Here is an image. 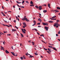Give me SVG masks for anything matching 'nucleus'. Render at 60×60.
Returning a JSON list of instances; mask_svg holds the SVG:
<instances>
[{"instance_id": "f257e3e1", "label": "nucleus", "mask_w": 60, "mask_h": 60, "mask_svg": "<svg viewBox=\"0 0 60 60\" xmlns=\"http://www.w3.org/2000/svg\"><path fill=\"white\" fill-rule=\"evenodd\" d=\"M42 23L43 25L44 26H48V24L47 23H44L43 22Z\"/></svg>"}, {"instance_id": "f03ea898", "label": "nucleus", "mask_w": 60, "mask_h": 60, "mask_svg": "<svg viewBox=\"0 0 60 60\" xmlns=\"http://www.w3.org/2000/svg\"><path fill=\"white\" fill-rule=\"evenodd\" d=\"M59 24H58V23L57 22H56V23H54V25H53L55 27L56 26H58Z\"/></svg>"}, {"instance_id": "7ed1b4c3", "label": "nucleus", "mask_w": 60, "mask_h": 60, "mask_svg": "<svg viewBox=\"0 0 60 60\" xmlns=\"http://www.w3.org/2000/svg\"><path fill=\"white\" fill-rule=\"evenodd\" d=\"M11 53H12V54L13 55V56H17V54H16V55L15 54H14V52H11Z\"/></svg>"}, {"instance_id": "20e7f679", "label": "nucleus", "mask_w": 60, "mask_h": 60, "mask_svg": "<svg viewBox=\"0 0 60 60\" xmlns=\"http://www.w3.org/2000/svg\"><path fill=\"white\" fill-rule=\"evenodd\" d=\"M45 29L47 31H48V29H49V27H48L45 26Z\"/></svg>"}, {"instance_id": "39448f33", "label": "nucleus", "mask_w": 60, "mask_h": 60, "mask_svg": "<svg viewBox=\"0 0 60 60\" xmlns=\"http://www.w3.org/2000/svg\"><path fill=\"white\" fill-rule=\"evenodd\" d=\"M39 8V10H41V9H42V8H41V6H40L39 7H38Z\"/></svg>"}, {"instance_id": "423d86ee", "label": "nucleus", "mask_w": 60, "mask_h": 60, "mask_svg": "<svg viewBox=\"0 0 60 60\" xmlns=\"http://www.w3.org/2000/svg\"><path fill=\"white\" fill-rule=\"evenodd\" d=\"M25 20H26V21H27V22H29V20H28V19H27V18H26L25 19Z\"/></svg>"}, {"instance_id": "0eeeda50", "label": "nucleus", "mask_w": 60, "mask_h": 60, "mask_svg": "<svg viewBox=\"0 0 60 60\" xmlns=\"http://www.w3.org/2000/svg\"><path fill=\"white\" fill-rule=\"evenodd\" d=\"M12 31H13L14 32H15L17 31V30H16V29H12Z\"/></svg>"}, {"instance_id": "6e6552de", "label": "nucleus", "mask_w": 60, "mask_h": 60, "mask_svg": "<svg viewBox=\"0 0 60 60\" xmlns=\"http://www.w3.org/2000/svg\"><path fill=\"white\" fill-rule=\"evenodd\" d=\"M38 21H39L40 22H41V19H40V18H39L38 19Z\"/></svg>"}, {"instance_id": "1a4fd4ad", "label": "nucleus", "mask_w": 60, "mask_h": 60, "mask_svg": "<svg viewBox=\"0 0 60 60\" xmlns=\"http://www.w3.org/2000/svg\"><path fill=\"white\" fill-rule=\"evenodd\" d=\"M1 48H1V50H4V48H3V47H2V46H1Z\"/></svg>"}, {"instance_id": "9d476101", "label": "nucleus", "mask_w": 60, "mask_h": 60, "mask_svg": "<svg viewBox=\"0 0 60 60\" xmlns=\"http://www.w3.org/2000/svg\"><path fill=\"white\" fill-rule=\"evenodd\" d=\"M5 52L7 54H8V53H9V52L7 50H6L5 51Z\"/></svg>"}, {"instance_id": "9b49d317", "label": "nucleus", "mask_w": 60, "mask_h": 60, "mask_svg": "<svg viewBox=\"0 0 60 60\" xmlns=\"http://www.w3.org/2000/svg\"><path fill=\"white\" fill-rule=\"evenodd\" d=\"M48 47L50 48H53V46H51L49 45L48 46Z\"/></svg>"}, {"instance_id": "f8f14e48", "label": "nucleus", "mask_w": 60, "mask_h": 60, "mask_svg": "<svg viewBox=\"0 0 60 60\" xmlns=\"http://www.w3.org/2000/svg\"><path fill=\"white\" fill-rule=\"evenodd\" d=\"M21 29L22 30V31L23 32V33H24V34H25V32H24V30H23V29Z\"/></svg>"}, {"instance_id": "ddd939ff", "label": "nucleus", "mask_w": 60, "mask_h": 60, "mask_svg": "<svg viewBox=\"0 0 60 60\" xmlns=\"http://www.w3.org/2000/svg\"><path fill=\"white\" fill-rule=\"evenodd\" d=\"M55 11H56L55 12H59V11L57 10H54Z\"/></svg>"}, {"instance_id": "4468645a", "label": "nucleus", "mask_w": 60, "mask_h": 60, "mask_svg": "<svg viewBox=\"0 0 60 60\" xmlns=\"http://www.w3.org/2000/svg\"><path fill=\"white\" fill-rule=\"evenodd\" d=\"M54 22L53 21H49V23H53V22Z\"/></svg>"}, {"instance_id": "2eb2a0df", "label": "nucleus", "mask_w": 60, "mask_h": 60, "mask_svg": "<svg viewBox=\"0 0 60 60\" xmlns=\"http://www.w3.org/2000/svg\"><path fill=\"white\" fill-rule=\"evenodd\" d=\"M16 2L17 3V4H21V2H18L17 1H16Z\"/></svg>"}, {"instance_id": "dca6fc26", "label": "nucleus", "mask_w": 60, "mask_h": 60, "mask_svg": "<svg viewBox=\"0 0 60 60\" xmlns=\"http://www.w3.org/2000/svg\"><path fill=\"white\" fill-rule=\"evenodd\" d=\"M43 12L44 13H45V12H47V10H44L43 11Z\"/></svg>"}, {"instance_id": "f3484780", "label": "nucleus", "mask_w": 60, "mask_h": 60, "mask_svg": "<svg viewBox=\"0 0 60 60\" xmlns=\"http://www.w3.org/2000/svg\"><path fill=\"white\" fill-rule=\"evenodd\" d=\"M34 4V3L32 2V1H31L30 2V4Z\"/></svg>"}, {"instance_id": "a211bd4d", "label": "nucleus", "mask_w": 60, "mask_h": 60, "mask_svg": "<svg viewBox=\"0 0 60 60\" xmlns=\"http://www.w3.org/2000/svg\"><path fill=\"white\" fill-rule=\"evenodd\" d=\"M52 49H54V50H56V51H57V49H55V47L53 48Z\"/></svg>"}, {"instance_id": "6ab92c4d", "label": "nucleus", "mask_w": 60, "mask_h": 60, "mask_svg": "<svg viewBox=\"0 0 60 60\" xmlns=\"http://www.w3.org/2000/svg\"><path fill=\"white\" fill-rule=\"evenodd\" d=\"M56 8H57V9H58V10H60V8L59 7H57Z\"/></svg>"}, {"instance_id": "aec40b11", "label": "nucleus", "mask_w": 60, "mask_h": 60, "mask_svg": "<svg viewBox=\"0 0 60 60\" xmlns=\"http://www.w3.org/2000/svg\"><path fill=\"white\" fill-rule=\"evenodd\" d=\"M48 50H49V52H51V50H50V49H49V48H48Z\"/></svg>"}, {"instance_id": "412c9836", "label": "nucleus", "mask_w": 60, "mask_h": 60, "mask_svg": "<svg viewBox=\"0 0 60 60\" xmlns=\"http://www.w3.org/2000/svg\"><path fill=\"white\" fill-rule=\"evenodd\" d=\"M56 17V16H54L52 17V19H54Z\"/></svg>"}, {"instance_id": "4be33fe9", "label": "nucleus", "mask_w": 60, "mask_h": 60, "mask_svg": "<svg viewBox=\"0 0 60 60\" xmlns=\"http://www.w3.org/2000/svg\"><path fill=\"white\" fill-rule=\"evenodd\" d=\"M48 6L49 8H50V4H48Z\"/></svg>"}, {"instance_id": "5701e85b", "label": "nucleus", "mask_w": 60, "mask_h": 60, "mask_svg": "<svg viewBox=\"0 0 60 60\" xmlns=\"http://www.w3.org/2000/svg\"><path fill=\"white\" fill-rule=\"evenodd\" d=\"M20 34H21V36H22V37H24V36H23V35L21 33Z\"/></svg>"}, {"instance_id": "b1692460", "label": "nucleus", "mask_w": 60, "mask_h": 60, "mask_svg": "<svg viewBox=\"0 0 60 60\" xmlns=\"http://www.w3.org/2000/svg\"><path fill=\"white\" fill-rule=\"evenodd\" d=\"M33 22H34V24H36V21H35V20H34V21H33Z\"/></svg>"}, {"instance_id": "393cba45", "label": "nucleus", "mask_w": 60, "mask_h": 60, "mask_svg": "<svg viewBox=\"0 0 60 60\" xmlns=\"http://www.w3.org/2000/svg\"><path fill=\"white\" fill-rule=\"evenodd\" d=\"M25 19H26V18H23V19H22V20H23L24 21L25 20Z\"/></svg>"}, {"instance_id": "a878e982", "label": "nucleus", "mask_w": 60, "mask_h": 60, "mask_svg": "<svg viewBox=\"0 0 60 60\" xmlns=\"http://www.w3.org/2000/svg\"><path fill=\"white\" fill-rule=\"evenodd\" d=\"M25 2V1L23 0L22 1V4H23L24 3V2Z\"/></svg>"}, {"instance_id": "bb28decb", "label": "nucleus", "mask_w": 60, "mask_h": 60, "mask_svg": "<svg viewBox=\"0 0 60 60\" xmlns=\"http://www.w3.org/2000/svg\"><path fill=\"white\" fill-rule=\"evenodd\" d=\"M23 59H26V57H25V56H23Z\"/></svg>"}, {"instance_id": "cd10ccee", "label": "nucleus", "mask_w": 60, "mask_h": 60, "mask_svg": "<svg viewBox=\"0 0 60 60\" xmlns=\"http://www.w3.org/2000/svg\"><path fill=\"white\" fill-rule=\"evenodd\" d=\"M49 45H51V46H53V45H54L52 44H50V43H49Z\"/></svg>"}, {"instance_id": "c85d7f7f", "label": "nucleus", "mask_w": 60, "mask_h": 60, "mask_svg": "<svg viewBox=\"0 0 60 60\" xmlns=\"http://www.w3.org/2000/svg\"><path fill=\"white\" fill-rule=\"evenodd\" d=\"M20 58L21 59V60H23V57H21Z\"/></svg>"}, {"instance_id": "c756f323", "label": "nucleus", "mask_w": 60, "mask_h": 60, "mask_svg": "<svg viewBox=\"0 0 60 60\" xmlns=\"http://www.w3.org/2000/svg\"><path fill=\"white\" fill-rule=\"evenodd\" d=\"M23 25H24V26L26 25V24L25 22L23 23Z\"/></svg>"}, {"instance_id": "7c9ffc66", "label": "nucleus", "mask_w": 60, "mask_h": 60, "mask_svg": "<svg viewBox=\"0 0 60 60\" xmlns=\"http://www.w3.org/2000/svg\"><path fill=\"white\" fill-rule=\"evenodd\" d=\"M35 55L36 56V55H38V54L36 53H34Z\"/></svg>"}, {"instance_id": "2f4dec72", "label": "nucleus", "mask_w": 60, "mask_h": 60, "mask_svg": "<svg viewBox=\"0 0 60 60\" xmlns=\"http://www.w3.org/2000/svg\"><path fill=\"white\" fill-rule=\"evenodd\" d=\"M35 7L36 8H37V9H38V6H35Z\"/></svg>"}, {"instance_id": "473e14b6", "label": "nucleus", "mask_w": 60, "mask_h": 60, "mask_svg": "<svg viewBox=\"0 0 60 60\" xmlns=\"http://www.w3.org/2000/svg\"><path fill=\"white\" fill-rule=\"evenodd\" d=\"M26 3H27L28 4H29V3H28V1H25Z\"/></svg>"}, {"instance_id": "72a5a7b5", "label": "nucleus", "mask_w": 60, "mask_h": 60, "mask_svg": "<svg viewBox=\"0 0 60 60\" xmlns=\"http://www.w3.org/2000/svg\"><path fill=\"white\" fill-rule=\"evenodd\" d=\"M34 6V5L33 4H31L30 5V6Z\"/></svg>"}, {"instance_id": "f704fd0d", "label": "nucleus", "mask_w": 60, "mask_h": 60, "mask_svg": "<svg viewBox=\"0 0 60 60\" xmlns=\"http://www.w3.org/2000/svg\"><path fill=\"white\" fill-rule=\"evenodd\" d=\"M44 49H45V50H47V49H46L44 47Z\"/></svg>"}, {"instance_id": "c9c22d12", "label": "nucleus", "mask_w": 60, "mask_h": 60, "mask_svg": "<svg viewBox=\"0 0 60 60\" xmlns=\"http://www.w3.org/2000/svg\"><path fill=\"white\" fill-rule=\"evenodd\" d=\"M40 23H38L37 24V25H40Z\"/></svg>"}, {"instance_id": "e433bc0d", "label": "nucleus", "mask_w": 60, "mask_h": 60, "mask_svg": "<svg viewBox=\"0 0 60 60\" xmlns=\"http://www.w3.org/2000/svg\"><path fill=\"white\" fill-rule=\"evenodd\" d=\"M47 52L48 53H49V54H50V52L49 51H47Z\"/></svg>"}, {"instance_id": "4c0bfd02", "label": "nucleus", "mask_w": 60, "mask_h": 60, "mask_svg": "<svg viewBox=\"0 0 60 60\" xmlns=\"http://www.w3.org/2000/svg\"><path fill=\"white\" fill-rule=\"evenodd\" d=\"M43 6H46V4H44L43 5Z\"/></svg>"}, {"instance_id": "58836bf2", "label": "nucleus", "mask_w": 60, "mask_h": 60, "mask_svg": "<svg viewBox=\"0 0 60 60\" xmlns=\"http://www.w3.org/2000/svg\"><path fill=\"white\" fill-rule=\"evenodd\" d=\"M28 55H29V56H30L29 57H31V56H32L31 55H30V54H28Z\"/></svg>"}, {"instance_id": "ea45409f", "label": "nucleus", "mask_w": 60, "mask_h": 60, "mask_svg": "<svg viewBox=\"0 0 60 60\" xmlns=\"http://www.w3.org/2000/svg\"><path fill=\"white\" fill-rule=\"evenodd\" d=\"M7 35L8 36H10V35H11V34H7Z\"/></svg>"}, {"instance_id": "a19ab883", "label": "nucleus", "mask_w": 60, "mask_h": 60, "mask_svg": "<svg viewBox=\"0 0 60 60\" xmlns=\"http://www.w3.org/2000/svg\"><path fill=\"white\" fill-rule=\"evenodd\" d=\"M23 30H24V32H25V33H26V30H25V29H23Z\"/></svg>"}, {"instance_id": "79ce46f5", "label": "nucleus", "mask_w": 60, "mask_h": 60, "mask_svg": "<svg viewBox=\"0 0 60 60\" xmlns=\"http://www.w3.org/2000/svg\"><path fill=\"white\" fill-rule=\"evenodd\" d=\"M37 34L38 35H40V33H39L38 32H37Z\"/></svg>"}, {"instance_id": "37998d69", "label": "nucleus", "mask_w": 60, "mask_h": 60, "mask_svg": "<svg viewBox=\"0 0 60 60\" xmlns=\"http://www.w3.org/2000/svg\"><path fill=\"white\" fill-rule=\"evenodd\" d=\"M15 28H17V29H18V28L17 27V26H15Z\"/></svg>"}, {"instance_id": "c03bdc74", "label": "nucleus", "mask_w": 60, "mask_h": 60, "mask_svg": "<svg viewBox=\"0 0 60 60\" xmlns=\"http://www.w3.org/2000/svg\"><path fill=\"white\" fill-rule=\"evenodd\" d=\"M41 27V26H38V27Z\"/></svg>"}, {"instance_id": "a18cd8bd", "label": "nucleus", "mask_w": 60, "mask_h": 60, "mask_svg": "<svg viewBox=\"0 0 60 60\" xmlns=\"http://www.w3.org/2000/svg\"><path fill=\"white\" fill-rule=\"evenodd\" d=\"M5 26H8V27H10V26H9L8 25H5Z\"/></svg>"}, {"instance_id": "49530a36", "label": "nucleus", "mask_w": 60, "mask_h": 60, "mask_svg": "<svg viewBox=\"0 0 60 60\" xmlns=\"http://www.w3.org/2000/svg\"><path fill=\"white\" fill-rule=\"evenodd\" d=\"M36 25V24H34L32 25V26H34V25Z\"/></svg>"}, {"instance_id": "de8ad7c7", "label": "nucleus", "mask_w": 60, "mask_h": 60, "mask_svg": "<svg viewBox=\"0 0 60 60\" xmlns=\"http://www.w3.org/2000/svg\"><path fill=\"white\" fill-rule=\"evenodd\" d=\"M40 36H43V37H44V36L43 35H42V34H41V35H40Z\"/></svg>"}, {"instance_id": "09e8293b", "label": "nucleus", "mask_w": 60, "mask_h": 60, "mask_svg": "<svg viewBox=\"0 0 60 60\" xmlns=\"http://www.w3.org/2000/svg\"><path fill=\"white\" fill-rule=\"evenodd\" d=\"M31 42L33 43V44H34V42Z\"/></svg>"}, {"instance_id": "8fccbe9b", "label": "nucleus", "mask_w": 60, "mask_h": 60, "mask_svg": "<svg viewBox=\"0 0 60 60\" xmlns=\"http://www.w3.org/2000/svg\"><path fill=\"white\" fill-rule=\"evenodd\" d=\"M11 49H13V46H12L11 47Z\"/></svg>"}, {"instance_id": "3c124183", "label": "nucleus", "mask_w": 60, "mask_h": 60, "mask_svg": "<svg viewBox=\"0 0 60 60\" xmlns=\"http://www.w3.org/2000/svg\"><path fill=\"white\" fill-rule=\"evenodd\" d=\"M14 22L15 23H16V20H15L14 21Z\"/></svg>"}, {"instance_id": "603ef678", "label": "nucleus", "mask_w": 60, "mask_h": 60, "mask_svg": "<svg viewBox=\"0 0 60 60\" xmlns=\"http://www.w3.org/2000/svg\"><path fill=\"white\" fill-rule=\"evenodd\" d=\"M56 22H59V21L58 20H56Z\"/></svg>"}, {"instance_id": "864d4df0", "label": "nucleus", "mask_w": 60, "mask_h": 60, "mask_svg": "<svg viewBox=\"0 0 60 60\" xmlns=\"http://www.w3.org/2000/svg\"><path fill=\"white\" fill-rule=\"evenodd\" d=\"M28 53H26V56H28Z\"/></svg>"}, {"instance_id": "5fc2aeb1", "label": "nucleus", "mask_w": 60, "mask_h": 60, "mask_svg": "<svg viewBox=\"0 0 60 60\" xmlns=\"http://www.w3.org/2000/svg\"><path fill=\"white\" fill-rule=\"evenodd\" d=\"M56 28H57V27H58V25L56 26Z\"/></svg>"}, {"instance_id": "6e6d98bb", "label": "nucleus", "mask_w": 60, "mask_h": 60, "mask_svg": "<svg viewBox=\"0 0 60 60\" xmlns=\"http://www.w3.org/2000/svg\"><path fill=\"white\" fill-rule=\"evenodd\" d=\"M17 19H18V21H19V18H17Z\"/></svg>"}, {"instance_id": "4d7b16f0", "label": "nucleus", "mask_w": 60, "mask_h": 60, "mask_svg": "<svg viewBox=\"0 0 60 60\" xmlns=\"http://www.w3.org/2000/svg\"><path fill=\"white\" fill-rule=\"evenodd\" d=\"M9 26H11V27H12V25H9Z\"/></svg>"}, {"instance_id": "13d9d810", "label": "nucleus", "mask_w": 60, "mask_h": 60, "mask_svg": "<svg viewBox=\"0 0 60 60\" xmlns=\"http://www.w3.org/2000/svg\"><path fill=\"white\" fill-rule=\"evenodd\" d=\"M56 36L57 37V36H58V34H56Z\"/></svg>"}, {"instance_id": "bf43d9fd", "label": "nucleus", "mask_w": 60, "mask_h": 60, "mask_svg": "<svg viewBox=\"0 0 60 60\" xmlns=\"http://www.w3.org/2000/svg\"><path fill=\"white\" fill-rule=\"evenodd\" d=\"M1 13L2 14V15L4 14V13H3V12H1Z\"/></svg>"}, {"instance_id": "052dcab7", "label": "nucleus", "mask_w": 60, "mask_h": 60, "mask_svg": "<svg viewBox=\"0 0 60 60\" xmlns=\"http://www.w3.org/2000/svg\"><path fill=\"white\" fill-rule=\"evenodd\" d=\"M5 22H6V23H7V21H5L4 20Z\"/></svg>"}, {"instance_id": "680f3d73", "label": "nucleus", "mask_w": 60, "mask_h": 60, "mask_svg": "<svg viewBox=\"0 0 60 60\" xmlns=\"http://www.w3.org/2000/svg\"><path fill=\"white\" fill-rule=\"evenodd\" d=\"M3 32L4 33V34H5V33H6V31H4Z\"/></svg>"}, {"instance_id": "e2e57ef3", "label": "nucleus", "mask_w": 60, "mask_h": 60, "mask_svg": "<svg viewBox=\"0 0 60 60\" xmlns=\"http://www.w3.org/2000/svg\"><path fill=\"white\" fill-rule=\"evenodd\" d=\"M35 31H37V30L36 29H35Z\"/></svg>"}, {"instance_id": "0e129e2a", "label": "nucleus", "mask_w": 60, "mask_h": 60, "mask_svg": "<svg viewBox=\"0 0 60 60\" xmlns=\"http://www.w3.org/2000/svg\"><path fill=\"white\" fill-rule=\"evenodd\" d=\"M58 41H60V39H58Z\"/></svg>"}, {"instance_id": "69168bd1", "label": "nucleus", "mask_w": 60, "mask_h": 60, "mask_svg": "<svg viewBox=\"0 0 60 60\" xmlns=\"http://www.w3.org/2000/svg\"><path fill=\"white\" fill-rule=\"evenodd\" d=\"M34 56H31V57H30V58H32V57H34Z\"/></svg>"}, {"instance_id": "338daca9", "label": "nucleus", "mask_w": 60, "mask_h": 60, "mask_svg": "<svg viewBox=\"0 0 60 60\" xmlns=\"http://www.w3.org/2000/svg\"><path fill=\"white\" fill-rule=\"evenodd\" d=\"M58 34H60V32H58Z\"/></svg>"}, {"instance_id": "774afa93", "label": "nucleus", "mask_w": 60, "mask_h": 60, "mask_svg": "<svg viewBox=\"0 0 60 60\" xmlns=\"http://www.w3.org/2000/svg\"><path fill=\"white\" fill-rule=\"evenodd\" d=\"M23 28H25V26H23Z\"/></svg>"}]
</instances>
